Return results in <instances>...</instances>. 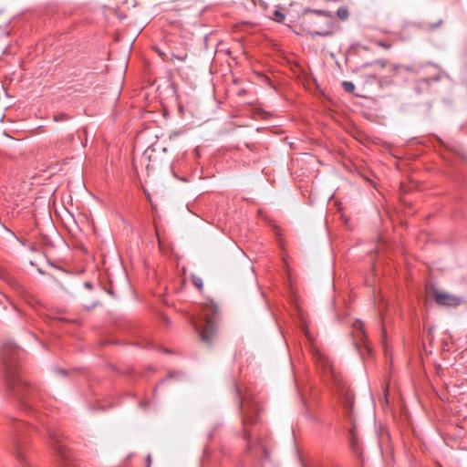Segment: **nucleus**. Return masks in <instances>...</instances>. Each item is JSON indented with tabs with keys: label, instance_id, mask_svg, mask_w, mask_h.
<instances>
[{
	"label": "nucleus",
	"instance_id": "obj_20",
	"mask_svg": "<svg viewBox=\"0 0 467 467\" xmlns=\"http://www.w3.org/2000/svg\"><path fill=\"white\" fill-rule=\"evenodd\" d=\"M235 390H236V394L237 396H240V390L239 389L237 388V386L235 385Z\"/></svg>",
	"mask_w": 467,
	"mask_h": 467
},
{
	"label": "nucleus",
	"instance_id": "obj_1",
	"mask_svg": "<svg viewBox=\"0 0 467 467\" xmlns=\"http://www.w3.org/2000/svg\"><path fill=\"white\" fill-rule=\"evenodd\" d=\"M21 349L13 343H5L2 348V359L5 368V379L7 388L14 393L17 400L26 404L32 402V400H24L26 392L30 389L26 379L20 373L19 359Z\"/></svg>",
	"mask_w": 467,
	"mask_h": 467
},
{
	"label": "nucleus",
	"instance_id": "obj_13",
	"mask_svg": "<svg viewBox=\"0 0 467 467\" xmlns=\"http://www.w3.org/2000/svg\"><path fill=\"white\" fill-rule=\"evenodd\" d=\"M53 119L57 122L58 121H66L70 119V117L66 113H59L53 116Z\"/></svg>",
	"mask_w": 467,
	"mask_h": 467
},
{
	"label": "nucleus",
	"instance_id": "obj_16",
	"mask_svg": "<svg viewBox=\"0 0 467 467\" xmlns=\"http://www.w3.org/2000/svg\"><path fill=\"white\" fill-rule=\"evenodd\" d=\"M442 23V20H439L437 23L435 24H429L427 26V28L430 29V30H434L436 28H438Z\"/></svg>",
	"mask_w": 467,
	"mask_h": 467
},
{
	"label": "nucleus",
	"instance_id": "obj_6",
	"mask_svg": "<svg viewBox=\"0 0 467 467\" xmlns=\"http://www.w3.org/2000/svg\"><path fill=\"white\" fill-rule=\"evenodd\" d=\"M244 440L247 442L246 449L248 452H252L254 456L260 458L261 460H268L270 453L267 447L266 438H259L254 444L251 441V435L245 430Z\"/></svg>",
	"mask_w": 467,
	"mask_h": 467
},
{
	"label": "nucleus",
	"instance_id": "obj_12",
	"mask_svg": "<svg viewBox=\"0 0 467 467\" xmlns=\"http://www.w3.org/2000/svg\"><path fill=\"white\" fill-rule=\"evenodd\" d=\"M14 238H15L17 242H19L23 246H26V247H28V249H29L30 251H35V250H36V245H35L33 243L29 242L28 240L22 239V238H18V237H16V236H15V235H14Z\"/></svg>",
	"mask_w": 467,
	"mask_h": 467
},
{
	"label": "nucleus",
	"instance_id": "obj_21",
	"mask_svg": "<svg viewBox=\"0 0 467 467\" xmlns=\"http://www.w3.org/2000/svg\"><path fill=\"white\" fill-rule=\"evenodd\" d=\"M279 246L282 248L283 247V241L281 239H279Z\"/></svg>",
	"mask_w": 467,
	"mask_h": 467
},
{
	"label": "nucleus",
	"instance_id": "obj_10",
	"mask_svg": "<svg viewBox=\"0 0 467 467\" xmlns=\"http://www.w3.org/2000/svg\"><path fill=\"white\" fill-rule=\"evenodd\" d=\"M337 17L342 20L346 21L349 17V10L347 6H341L337 10Z\"/></svg>",
	"mask_w": 467,
	"mask_h": 467
},
{
	"label": "nucleus",
	"instance_id": "obj_2",
	"mask_svg": "<svg viewBox=\"0 0 467 467\" xmlns=\"http://www.w3.org/2000/svg\"><path fill=\"white\" fill-rule=\"evenodd\" d=\"M313 355L318 368L324 374V378L332 382L333 391L338 396L341 405L350 410L354 404V396L344 381L340 372L334 367L330 358L316 347H313Z\"/></svg>",
	"mask_w": 467,
	"mask_h": 467
},
{
	"label": "nucleus",
	"instance_id": "obj_17",
	"mask_svg": "<svg viewBox=\"0 0 467 467\" xmlns=\"http://www.w3.org/2000/svg\"><path fill=\"white\" fill-rule=\"evenodd\" d=\"M378 46L385 48V49H389L391 45L390 44H388V43H385V42H382V41H379L378 43Z\"/></svg>",
	"mask_w": 467,
	"mask_h": 467
},
{
	"label": "nucleus",
	"instance_id": "obj_14",
	"mask_svg": "<svg viewBox=\"0 0 467 467\" xmlns=\"http://www.w3.org/2000/svg\"><path fill=\"white\" fill-rule=\"evenodd\" d=\"M343 88L345 91L351 93L355 89V85L350 81H344L342 83Z\"/></svg>",
	"mask_w": 467,
	"mask_h": 467
},
{
	"label": "nucleus",
	"instance_id": "obj_7",
	"mask_svg": "<svg viewBox=\"0 0 467 467\" xmlns=\"http://www.w3.org/2000/svg\"><path fill=\"white\" fill-rule=\"evenodd\" d=\"M428 294L430 296H432L435 302L441 306H452L456 307L460 306L462 303V299L461 297H458L453 295H450L445 292L436 291L434 290L432 292V295H431V292L428 291Z\"/></svg>",
	"mask_w": 467,
	"mask_h": 467
},
{
	"label": "nucleus",
	"instance_id": "obj_3",
	"mask_svg": "<svg viewBox=\"0 0 467 467\" xmlns=\"http://www.w3.org/2000/svg\"><path fill=\"white\" fill-rule=\"evenodd\" d=\"M312 16L304 20L306 30L312 37L328 36L334 35L340 28L333 14L328 11L311 10Z\"/></svg>",
	"mask_w": 467,
	"mask_h": 467
},
{
	"label": "nucleus",
	"instance_id": "obj_19",
	"mask_svg": "<svg viewBox=\"0 0 467 467\" xmlns=\"http://www.w3.org/2000/svg\"><path fill=\"white\" fill-rule=\"evenodd\" d=\"M17 457L19 458L20 461L24 460V456L22 455V453L20 451H18Z\"/></svg>",
	"mask_w": 467,
	"mask_h": 467
},
{
	"label": "nucleus",
	"instance_id": "obj_4",
	"mask_svg": "<svg viewBox=\"0 0 467 467\" xmlns=\"http://www.w3.org/2000/svg\"><path fill=\"white\" fill-rule=\"evenodd\" d=\"M204 317V325L200 327L194 325L195 329L199 332L200 338L202 342L211 344L213 335L217 329V322L220 317V310L218 306L213 302H208L202 308Z\"/></svg>",
	"mask_w": 467,
	"mask_h": 467
},
{
	"label": "nucleus",
	"instance_id": "obj_18",
	"mask_svg": "<svg viewBox=\"0 0 467 467\" xmlns=\"http://www.w3.org/2000/svg\"><path fill=\"white\" fill-rule=\"evenodd\" d=\"M245 92L246 91L244 89H240L237 94H238V96H243L245 94Z\"/></svg>",
	"mask_w": 467,
	"mask_h": 467
},
{
	"label": "nucleus",
	"instance_id": "obj_23",
	"mask_svg": "<svg viewBox=\"0 0 467 467\" xmlns=\"http://www.w3.org/2000/svg\"><path fill=\"white\" fill-rule=\"evenodd\" d=\"M182 272H183V274L185 275V273H186V269H185L184 267L182 268Z\"/></svg>",
	"mask_w": 467,
	"mask_h": 467
},
{
	"label": "nucleus",
	"instance_id": "obj_9",
	"mask_svg": "<svg viewBox=\"0 0 467 467\" xmlns=\"http://www.w3.org/2000/svg\"><path fill=\"white\" fill-rule=\"evenodd\" d=\"M49 438L53 441V448L57 452L61 461L67 459V449L57 437L53 431H47Z\"/></svg>",
	"mask_w": 467,
	"mask_h": 467
},
{
	"label": "nucleus",
	"instance_id": "obj_15",
	"mask_svg": "<svg viewBox=\"0 0 467 467\" xmlns=\"http://www.w3.org/2000/svg\"><path fill=\"white\" fill-rule=\"evenodd\" d=\"M274 16L275 20L278 22H281L282 20L285 19V15L279 10H275Z\"/></svg>",
	"mask_w": 467,
	"mask_h": 467
},
{
	"label": "nucleus",
	"instance_id": "obj_22",
	"mask_svg": "<svg viewBox=\"0 0 467 467\" xmlns=\"http://www.w3.org/2000/svg\"><path fill=\"white\" fill-rule=\"evenodd\" d=\"M276 234H277L278 236H280V235H281V233H280V230H279V229H277V230H276Z\"/></svg>",
	"mask_w": 467,
	"mask_h": 467
},
{
	"label": "nucleus",
	"instance_id": "obj_8",
	"mask_svg": "<svg viewBox=\"0 0 467 467\" xmlns=\"http://www.w3.org/2000/svg\"><path fill=\"white\" fill-rule=\"evenodd\" d=\"M351 336L353 343L357 349H360L362 346L368 349L367 346V336L364 331V325L361 321L356 320L352 325Z\"/></svg>",
	"mask_w": 467,
	"mask_h": 467
},
{
	"label": "nucleus",
	"instance_id": "obj_5",
	"mask_svg": "<svg viewBox=\"0 0 467 467\" xmlns=\"http://www.w3.org/2000/svg\"><path fill=\"white\" fill-rule=\"evenodd\" d=\"M240 409L244 428H246L247 425H253L257 422V419L261 410V407L258 401L240 400Z\"/></svg>",
	"mask_w": 467,
	"mask_h": 467
},
{
	"label": "nucleus",
	"instance_id": "obj_11",
	"mask_svg": "<svg viewBox=\"0 0 467 467\" xmlns=\"http://www.w3.org/2000/svg\"><path fill=\"white\" fill-rule=\"evenodd\" d=\"M192 284L194 285V286L199 290V291H202V288H203V283H202V279L200 275H196V274H192Z\"/></svg>",
	"mask_w": 467,
	"mask_h": 467
}]
</instances>
